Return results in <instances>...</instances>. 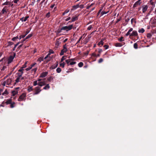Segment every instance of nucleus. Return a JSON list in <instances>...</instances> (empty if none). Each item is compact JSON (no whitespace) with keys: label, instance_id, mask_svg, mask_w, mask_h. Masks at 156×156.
<instances>
[{"label":"nucleus","instance_id":"obj_38","mask_svg":"<svg viewBox=\"0 0 156 156\" xmlns=\"http://www.w3.org/2000/svg\"><path fill=\"white\" fill-rule=\"evenodd\" d=\"M119 40L120 42H122L124 41V38L123 37H121L119 39Z\"/></svg>","mask_w":156,"mask_h":156},{"label":"nucleus","instance_id":"obj_44","mask_svg":"<svg viewBox=\"0 0 156 156\" xmlns=\"http://www.w3.org/2000/svg\"><path fill=\"white\" fill-rule=\"evenodd\" d=\"M152 36V34L151 33H148L147 35V37L148 38H151Z\"/></svg>","mask_w":156,"mask_h":156},{"label":"nucleus","instance_id":"obj_49","mask_svg":"<svg viewBox=\"0 0 156 156\" xmlns=\"http://www.w3.org/2000/svg\"><path fill=\"white\" fill-rule=\"evenodd\" d=\"M50 16V12H48L46 15V17L49 18Z\"/></svg>","mask_w":156,"mask_h":156},{"label":"nucleus","instance_id":"obj_34","mask_svg":"<svg viewBox=\"0 0 156 156\" xmlns=\"http://www.w3.org/2000/svg\"><path fill=\"white\" fill-rule=\"evenodd\" d=\"M62 71L61 69L59 68L58 67L56 69V72L57 73H60Z\"/></svg>","mask_w":156,"mask_h":156},{"label":"nucleus","instance_id":"obj_59","mask_svg":"<svg viewBox=\"0 0 156 156\" xmlns=\"http://www.w3.org/2000/svg\"><path fill=\"white\" fill-rule=\"evenodd\" d=\"M91 56L94 57H96V54L95 53H93L92 54Z\"/></svg>","mask_w":156,"mask_h":156},{"label":"nucleus","instance_id":"obj_7","mask_svg":"<svg viewBox=\"0 0 156 156\" xmlns=\"http://www.w3.org/2000/svg\"><path fill=\"white\" fill-rule=\"evenodd\" d=\"M13 55H10L8 58V64H9L11 63L13 61L14 58L15 57L16 55V54L15 53L13 52Z\"/></svg>","mask_w":156,"mask_h":156},{"label":"nucleus","instance_id":"obj_21","mask_svg":"<svg viewBox=\"0 0 156 156\" xmlns=\"http://www.w3.org/2000/svg\"><path fill=\"white\" fill-rule=\"evenodd\" d=\"M50 87L49 84H47L46 85L43 87V89L44 90H47L49 89Z\"/></svg>","mask_w":156,"mask_h":156},{"label":"nucleus","instance_id":"obj_8","mask_svg":"<svg viewBox=\"0 0 156 156\" xmlns=\"http://www.w3.org/2000/svg\"><path fill=\"white\" fill-rule=\"evenodd\" d=\"M134 36L135 37H137L138 38V36L137 33V32L136 30H133V31L132 33L130 35V37Z\"/></svg>","mask_w":156,"mask_h":156},{"label":"nucleus","instance_id":"obj_28","mask_svg":"<svg viewBox=\"0 0 156 156\" xmlns=\"http://www.w3.org/2000/svg\"><path fill=\"white\" fill-rule=\"evenodd\" d=\"M33 36V34H29L25 38L26 40L27 39H28L30 38L32 36Z\"/></svg>","mask_w":156,"mask_h":156},{"label":"nucleus","instance_id":"obj_11","mask_svg":"<svg viewBox=\"0 0 156 156\" xmlns=\"http://www.w3.org/2000/svg\"><path fill=\"white\" fill-rule=\"evenodd\" d=\"M48 74L47 72H44L42 73L40 75L39 77L43 78L46 76Z\"/></svg>","mask_w":156,"mask_h":156},{"label":"nucleus","instance_id":"obj_62","mask_svg":"<svg viewBox=\"0 0 156 156\" xmlns=\"http://www.w3.org/2000/svg\"><path fill=\"white\" fill-rule=\"evenodd\" d=\"M130 33V32L128 31L127 32V33L126 34V36H128L129 35L130 36V35L131 34Z\"/></svg>","mask_w":156,"mask_h":156},{"label":"nucleus","instance_id":"obj_64","mask_svg":"<svg viewBox=\"0 0 156 156\" xmlns=\"http://www.w3.org/2000/svg\"><path fill=\"white\" fill-rule=\"evenodd\" d=\"M130 19L129 18H127V19H126L125 20V21L126 22L128 23L129 22V21Z\"/></svg>","mask_w":156,"mask_h":156},{"label":"nucleus","instance_id":"obj_14","mask_svg":"<svg viewBox=\"0 0 156 156\" xmlns=\"http://www.w3.org/2000/svg\"><path fill=\"white\" fill-rule=\"evenodd\" d=\"M58 66V62H56V63L53 65L51 66L50 67V68L51 69H52L56 68Z\"/></svg>","mask_w":156,"mask_h":156},{"label":"nucleus","instance_id":"obj_61","mask_svg":"<svg viewBox=\"0 0 156 156\" xmlns=\"http://www.w3.org/2000/svg\"><path fill=\"white\" fill-rule=\"evenodd\" d=\"M32 68H31V67H28L26 69V70L27 71H29V70H30V69H31Z\"/></svg>","mask_w":156,"mask_h":156},{"label":"nucleus","instance_id":"obj_54","mask_svg":"<svg viewBox=\"0 0 156 156\" xmlns=\"http://www.w3.org/2000/svg\"><path fill=\"white\" fill-rule=\"evenodd\" d=\"M82 36H81L80 37V38H79V40L78 41H77V42H76V44H78V43H79L80 41V40L82 39Z\"/></svg>","mask_w":156,"mask_h":156},{"label":"nucleus","instance_id":"obj_35","mask_svg":"<svg viewBox=\"0 0 156 156\" xmlns=\"http://www.w3.org/2000/svg\"><path fill=\"white\" fill-rule=\"evenodd\" d=\"M133 22H134L135 23H136V19H134V18L132 19L131 20V24H133Z\"/></svg>","mask_w":156,"mask_h":156},{"label":"nucleus","instance_id":"obj_22","mask_svg":"<svg viewBox=\"0 0 156 156\" xmlns=\"http://www.w3.org/2000/svg\"><path fill=\"white\" fill-rule=\"evenodd\" d=\"M153 0H150V2L151 5H152V8H154V7H155V4L154 2L152 1Z\"/></svg>","mask_w":156,"mask_h":156},{"label":"nucleus","instance_id":"obj_41","mask_svg":"<svg viewBox=\"0 0 156 156\" xmlns=\"http://www.w3.org/2000/svg\"><path fill=\"white\" fill-rule=\"evenodd\" d=\"M8 94V92L7 89H6L5 90V91L2 93V94L3 95H4L5 94Z\"/></svg>","mask_w":156,"mask_h":156},{"label":"nucleus","instance_id":"obj_48","mask_svg":"<svg viewBox=\"0 0 156 156\" xmlns=\"http://www.w3.org/2000/svg\"><path fill=\"white\" fill-rule=\"evenodd\" d=\"M61 44V42L58 41H56L55 44L56 45L58 46Z\"/></svg>","mask_w":156,"mask_h":156},{"label":"nucleus","instance_id":"obj_60","mask_svg":"<svg viewBox=\"0 0 156 156\" xmlns=\"http://www.w3.org/2000/svg\"><path fill=\"white\" fill-rule=\"evenodd\" d=\"M5 103V102L3 101L2 104L0 105V106L4 107V105Z\"/></svg>","mask_w":156,"mask_h":156},{"label":"nucleus","instance_id":"obj_33","mask_svg":"<svg viewBox=\"0 0 156 156\" xmlns=\"http://www.w3.org/2000/svg\"><path fill=\"white\" fill-rule=\"evenodd\" d=\"M19 44H20V43L18 42L17 43H16V44L15 45V46L12 49L13 51H15V48Z\"/></svg>","mask_w":156,"mask_h":156},{"label":"nucleus","instance_id":"obj_37","mask_svg":"<svg viewBox=\"0 0 156 156\" xmlns=\"http://www.w3.org/2000/svg\"><path fill=\"white\" fill-rule=\"evenodd\" d=\"M74 71V69L73 68H70L69 69L68 71H66L67 73L71 72H73Z\"/></svg>","mask_w":156,"mask_h":156},{"label":"nucleus","instance_id":"obj_10","mask_svg":"<svg viewBox=\"0 0 156 156\" xmlns=\"http://www.w3.org/2000/svg\"><path fill=\"white\" fill-rule=\"evenodd\" d=\"M79 15H76L75 16H73L71 18V21L74 22L78 19Z\"/></svg>","mask_w":156,"mask_h":156},{"label":"nucleus","instance_id":"obj_52","mask_svg":"<svg viewBox=\"0 0 156 156\" xmlns=\"http://www.w3.org/2000/svg\"><path fill=\"white\" fill-rule=\"evenodd\" d=\"M76 63V62H70L69 65H73L75 64Z\"/></svg>","mask_w":156,"mask_h":156},{"label":"nucleus","instance_id":"obj_16","mask_svg":"<svg viewBox=\"0 0 156 156\" xmlns=\"http://www.w3.org/2000/svg\"><path fill=\"white\" fill-rule=\"evenodd\" d=\"M29 17V16H26L24 18V17H22L20 19V20L22 21H24L25 22L27 21L28 18Z\"/></svg>","mask_w":156,"mask_h":156},{"label":"nucleus","instance_id":"obj_31","mask_svg":"<svg viewBox=\"0 0 156 156\" xmlns=\"http://www.w3.org/2000/svg\"><path fill=\"white\" fill-rule=\"evenodd\" d=\"M15 102H12L10 104V107L11 108H13L15 107Z\"/></svg>","mask_w":156,"mask_h":156},{"label":"nucleus","instance_id":"obj_20","mask_svg":"<svg viewBox=\"0 0 156 156\" xmlns=\"http://www.w3.org/2000/svg\"><path fill=\"white\" fill-rule=\"evenodd\" d=\"M104 39L101 40L100 42H99L98 44V45L100 47H101L100 45L101 44V45H103L104 44V42H103Z\"/></svg>","mask_w":156,"mask_h":156},{"label":"nucleus","instance_id":"obj_27","mask_svg":"<svg viewBox=\"0 0 156 156\" xmlns=\"http://www.w3.org/2000/svg\"><path fill=\"white\" fill-rule=\"evenodd\" d=\"M34 88H32V87H28V88L27 89V91L28 92H30L31 91H33L34 90Z\"/></svg>","mask_w":156,"mask_h":156},{"label":"nucleus","instance_id":"obj_6","mask_svg":"<svg viewBox=\"0 0 156 156\" xmlns=\"http://www.w3.org/2000/svg\"><path fill=\"white\" fill-rule=\"evenodd\" d=\"M63 49L61 50V52L60 53V55H64V53H66L67 51L66 44H65L63 45Z\"/></svg>","mask_w":156,"mask_h":156},{"label":"nucleus","instance_id":"obj_23","mask_svg":"<svg viewBox=\"0 0 156 156\" xmlns=\"http://www.w3.org/2000/svg\"><path fill=\"white\" fill-rule=\"evenodd\" d=\"M8 44L7 46V47L12 45L14 44V43L12 42L9 41L8 42Z\"/></svg>","mask_w":156,"mask_h":156},{"label":"nucleus","instance_id":"obj_3","mask_svg":"<svg viewBox=\"0 0 156 156\" xmlns=\"http://www.w3.org/2000/svg\"><path fill=\"white\" fill-rule=\"evenodd\" d=\"M34 91L33 95L38 94L41 91V87L40 86H37L34 88Z\"/></svg>","mask_w":156,"mask_h":156},{"label":"nucleus","instance_id":"obj_40","mask_svg":"<svg viewBox=\"0 0 156 156\" xmlns=\"http://www.w3.org/2000/svg\"><path fill=\"white\" fill-rule=\"evenodd\" d=\"M65 63L63 62L62 63H60V66L62 68H64L65 65Z\"/></svg>","mask_w":156,"mask_h":156},{"label":"nucleus","instance_id":"obj_5","mask_svg":"<svg viewBox=\"0 0 156 156\" xmlns=\"http://www.w3.org/2000/svg\"><path fill=\"white\" fill-rule=\"evenodd\" d=\"M26 96V94L25 93H23L19 98L18 100L19 101H21L25 100Z\"/></svg>","mask_w":156,"mask_h":156},{"label":"nucleus","instance_id":"obj_29","mask_svg":"<svg viewBox=\"0 0 156 156\" xmlns=\"http://www.w3.org/2000/svg\"><path fill=\"white\" fill-rule=\"evenodd\" d=\"M10 5V2H9L7 1L5 3H3L2 4V5Z\"/></svg>","mask_w":156,"mask_h":156},{"label":"nucleus","instance_id":"obj_36","mask_svg":"<svg viewBox=\"0 0 156 156\" xmlns=\"http://www.w3.org/2000/svg\"><path fill=\"white\" fill-rule=\"evenodd\" d=\"M83 64L82 62H80L78 64V66L80 67H81L83 66Z\"/></svg>","mask_w":156,"mask_h":156},{"label":"nucleus","instance_id":"obj_45","mask_svg":"<svg viewBox=\"0 0 156 156\" xmlns=\"http://www.w3.org/2000/svg\"><path fill=\"white\" fill-rule=\"evenodd\" d=\"M66 59V58H65V56H63L62 57V58H61V62H62L64 60Z\"/></svg>","mask_w":156,"mask_h":156},{"label":"nucleus","instance_id":"obj_12","mask_svg":"<svg viewBox=\"0 0 156 156\" xmlns=\"http://www.w3.org/2000/svg\"><path fill=\"white\" fill-rule=\"evenodd\" d=\"M148 7L147 5H144L142 6V12L144 13L147 10Z\"/></svg>","mask_w":156,"mask_h":156},{"label":"nucleus","instance_id":"obj_53","mask_svg":"<svg viewBox=\"0 0 156 156\" xmlns=\"http://www.w3.org/2000/svg\"><path fill=\"white\" fill-rule=\"evenodd\" d=\"M52 76H50L48 78V80L49 81H51V80L52 79Z\"/></svg>","mask_w":156,"mask_h":156},{"label":"nucleus","instance_id":"obj_30","mask_svg":"<svg viewBox=\"0 0 156 156\" xmlns=\"http://www.w3.org/2000/svg\"><path fill=\"white\" fill-rule=\"evenodd\" d=\"M144 31H145V30L143 28H142L141 29H140L138 30L139 32L140 33H143L144 32Z\"/></svg>","mask_w":156,"mask_h":156},{"label":"nucleus","instance_id":"obj_15","mask_svg":"<svg viewBox=\"0 0 156 156\" xmlns=\"http://www.w3.org/2000/svg\"><path fill=\"white\" fill-rule=\"evenodd\" d=\"M17 74H18V77L16 78V79L15 80L16 83H18L19 82L22 76L21 75L19 74L18 73H17Z\"/></svg>","mask_w":156,"mask_h":156},{"label":"nucleus","instance_id":"obj_4","mask_svg":"<svg viewBox=\"0 0 156 156\" xmlns=\"http://www.w3.org/2000/svg\"><path fill=\"white\" fill-rule=\"evenodd\" d=\"M27 62H25V64L22 66L20 68V69H19L18 70V72H21L20 73H18L19 74H20V75H23V71L24 70L23 69L26 67L27 66Z\"/></svg>","mask_w":156,"mask_h":156},{"label":"nucleus","instance_id":"obj_42","mask_svg":"<svg viewBox=\"0 0 156 156\" xmlns=\"http://www.w3.org/2000/svg\"><path fill=\"white\" fill-rule=\"evenodd\" d=\"M108 12H105V11H102L101 12V16H102L103 15H104V14H106L108 13Z\"/></svg>","mask_w":156,"mask_h":156},{"label":"nucleus","instance_id":"obj_47","mask_svg":"<svg viewBox=\"0 0 156 156\" xmlns=\"http://www.w3.org/2000/svg\"><path fill=\"white\" fill-rule=\"evenodd\" d=\"M25 35H21L20 36L19 39L20 40L22 38H23L25 37Z\"/></svg>","mask_w":156,"mask_h":156},{"label":"nucleus","instance_id":"obj_58","mask_svg":"<svg viewBox=\"0 0 156 156\" xmlns=\"http://www.w3.org/2000/svg\"><path fill=\"white\" fill-rule=\"evenodd\" d=\"M4 60V61H5V60H6V59H5V57H4V58H2L0 60V62L3 61Z\"/></svg>","mask_w":156,"mask_h":156},{"label":"nucleus","instance_id":"obj_32","mask_svg":"<svg viewBox=\"0 0 156 156\" xmlns=\"http://www.w3.org/2000/svg\"><path fill=\"white\" fill-rule=\"evenodd\" d=\"M38 85V83H37V80H36V81H34L33 83V85L34 86H36L37 85Z\"/></svg>","mask_w":156,"mask_h":156},{"label":"nucleus","instance_id":"obj_1","mask_svg":"<svg viewBox=\"0 0 156 156\" xmlns=\"http://www.w3.org/2000/svg\"><path fill=\"white\" fill-rule=\"evenodd\" d=\"M73 27V24L70 25L68 26H65L62 27L60 31L59 32V33L61 32L62 30H65L66 31L70 30L72 29Z\"/></svg>","mask_w":156,"mask_h":156},{"label":"nucleus","instance_id":"obj_25","mask_svg":"<svg viewBox=\"0 0 156 156\" xmlns=\"http://www.w3.org/2000/svg\"><path fill=\"white\" fill-rule=\"evenodd\" d=\"M12 95L14 96L18 93V92L17 91L13 90L12 92Z\"/></svg>","mask_w":156,"mask_h":156},{"label":"nucleus","instance_id":"obj_50","mask_svg":"<svg viewBox=\"0 0 156 156\" xmlns=\"http://www.w3.org/2000/svg\"><path fill=\"white\" fill-rule=\"evenodd\" d=\"M104 47L105 48V49H107L108 48L109 46L108 45H105Z\"/></svg>","mask_w":156,"mask_h":156},{"label":"nucleus","instance_id":"obj_57","mask_svg":"<svg viewBox=\"0 0 156 156\" xmlns=\"http://www.w3.org/2000/svg\"><path fill=\"white\" fill-rule=\"evenodd\" d=\"M30 32V30H27L25 34L24 35H25V36L27 35Z\"/></svg>","mask_w":156,"mask_h":156},{"label":"nucleus","instance_id":"obj_56","mask_svg":"<svg viewBox=\"0 0 156 156\" xmlns=\"http://www.w3.org/2000/svg\"><path fill=\"white\" fill-rule=\"evenodd\" d=\"M69 9H67L65 10V11L64 12L65 13V14H66L68 13L69 12Z\"/></svg>","mask_w":156,"mask_h":156},{"label":"nucleus","instance_id":"obj_43","mask_svg":"<svg viewBox=\"0 0 156 156\" xmlns=\"http://www.w3.org/2000/svg\"><path fill=\"white\" fill-rule=\"evenodd\" d=\"M134 48L135 49H137L138 48V45L136 43H135L133 45Z\"/></svg>","mask_w":156,"mask_h":156},{"label":"nucleus","instance_id":"obj_26","mask_svg":"<svg viewBox=\"0 0 156 156\" xmlns=\"http://www.w3.org/2000/svg\"><path fill=\"white\" fill-rule=\"evenodd\" d=\"M44 60V58L43 57H41L38 58L37 61H39L40 62H41L42 61H43Z\"/></svg>","mask_w":156,"mask_h":156},{"label":"nucleus","instance_id":"obj_63","mask_svg":"<svg viewBox=\"0 0 156 156\" xmlns=\"http://www.w3.org/2000/svg\"><path fill=\"white\" fill-rule=\"evenodd\" d=\"M92 27L91 25H90L87 28V30H90L92 28Z\"/></svg>","mask_w":156,"mask_h":156},{"label":"nucleus","instance_id":"obj_2","mask_svg":"<svg viewBox=\"0 0 156 156\" xmlns=\"http://www.w3.org/2000/svg\"><path fill=\"white\" fill-rule=\"evenodd\" d=\"M9 6H5L0 12V15L1 16L7 13L9 11Z\"/></svg>","mask_w":156,"mask_h":156},{"label":"nucleus","instance_id":"obj_18","mask_svg":"<svg viewBox=\"0 0 156 156\" xmlns=\"http://www.w3.org/2000/svg\"><path fill=\"white\" fill-rule=\"evenodd\" d=\"M12 101V99H10L7 100L6 102H5V103L7 105H8L11 103Z\"/></svg>","mask_w":156,"mask_h":156},{"label":"nucleus","instance_id":"obj_51","mask_svg":"<svg viewBox=\"0 0 156 156\" xmlns=\"http://www.w3.org/2000/svg\"><path fill=\"white\" fill-rule=\"evenodd\" d=\"M103 61V59L102 58H100L98 61V62L99 63L102 62Z\"/></svg>","mask_w":156,"mask_h":156},{"label":"nucleus","instance_id":"obj_13","mask_svg":"<svg viewBox=\"0 0 156 156\" xmlns=\"http://www.w3.org/2000/svg\"><path fill=\"white\" fill-rule=\"evenodd\" d=\"M46 84L45 81H41L38 82V86L41 87L44 86Z\"/></svg>","mask_w":156,"mask_h":156},{"label":"nucleus","instance_id":"obj_55","mask_svg":"<svg viewBox=\"0 0 156 156\" xmlns=\"http://www.w3.org/2000/svg\"><path fill=\"white\" fill-rule=\"evenodd\" d=\"M26 40V39H25H25H23V40H21L20 41H19L18 42H19L20 44L21 43H22L24 41Z\"/></svg>","mask_w":156,"mask_h":156},{"label":"nucleus","instance_id":"obj_39","mask_svg":"<svg viewBox=\"0 0 156 156\" xmlns=\"http://www.w3.org/2000/svg\"><path fill=\"white\" fill-rule=\"evenodd\" d=\"M54 51L51 49H50L49 51V53L48 54H50V55L51 54L54 53Z\"/></svg>","mask_w":156,"mask_h":156},{"label":"nucleus","instance_id":"obj_46","mask_svg":"<svg viewBox=\"0 0 156 156\" xmlns=\"http://www.w3.org/2000/svg\"><path fill=\"white\" fill-rule=\"evenodd\" d=\"M66 62L68 64V66L69 65V62H70V61L69 60V59H67L66 60Z\"/></svg>","mask_w":156,"mask_h":156},{"label":"nucleus","instance_id":"obj_19","mask_svg":"<svg viewBox=\"0 0 156 156\" xmlns=\"http://www.w3.org/2000/svg\"><path fill=\"white\" fill-rule=\"evenodd\" d=\"M12 80L10 79H8L6 81H5L7 85L10 84Z\"/></svg>","mask_w":156,"mask_h":156},{"label":"nucleus","instance_id":"obj_24","mask_svg":"<svg viewBox=\"0 0 156 156\" xmlns=\"http://www.w3.org/2000/svg\"><path fill=\"white\" fill-rule=\"evenodd\" d=\"M122 46V44L119 43H117L115 44V46L116 47H121Z\"/></svg>","mask_w":156,"mask_h":156},{"label":"nucleus","instance_id":"obj_9","mask_svg":"<svg viewBox=\"0 0 156 156\" xmlns=\"http://www.w3.org/2000/svg\"><path fill=\"white\" fill-rule=\"evenodd\" d=\"M141 0H138L136 1L134 4L133 7V8L137 7L138 5H140L141 3Z\"/></svg>","mask_w":156,"mask_h":156},{"label":"nucleus","instance_id":"obj_17","mask_svg":"<svg viewBox=\"0 0 156 156\" xmlns=\"http://www.w3.org/2000/svg\"><path fill=\"white\" fill-rule=\"evenodd\" d=\"M79 7L80 6L79 4H77L76 5H74L73 6L72 8L71 9V10H74Z\"/></svg>","mask_w":156,"mask_h":156}]
</instances>
